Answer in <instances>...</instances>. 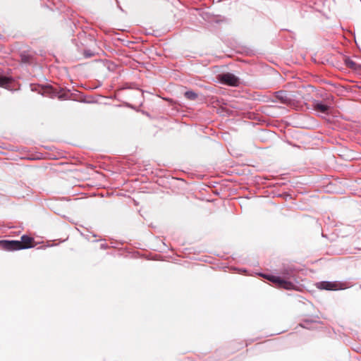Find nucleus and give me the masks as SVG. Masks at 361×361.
<instances>
[{
    "mask_svg": "<svg viewBox=\"0 0 361 361\" xmlns=\"http://www.w3.org/2000/svg\"><path fill=\"white\" fill-rule=\"evenodd\" d=\"M0 243L2 245L3 247L7 250H22L23 247H20V243L18 240H12V241H1Z\"/></svg>",
    "mask_w": 361,
    "mask_h": 361,
    "instance_id": "nucleus-1",
    "label": "nucleus"
},
{
    "mask_svg": "<svg viewBox=\"0 0 361 361\" xmlns=\"http://www.w3.org/2000/svg\"><path fill=\"white\" fill-rule=\"evenodd\" d=\"M221 80L229 85L235 86L238 85V78L232 74H225L222 75Z\"/></svg>",
    "mask_w": 361,
    "mask_h": 361,
    "instance_id": "nucleus-2",
    "label": "nucleus"
},
{
    "mask_svg": "<svg viewBox=\"0 0 361 361\" xmlns=\"http://www.w3.org/2000/svg\"><path fill=\"white\" fill-rule=\"evenodd\" d=\"M18 242L20 243V247H22V250L27 249V248H30V247H33L32 238L29 236H27V235L23 236L21 238V240H20Z\"/></svg>",
    "mask_w": 361,
    "mask_h": 361,
    "instance_id": "nucleus-3",
    "label": "nucleus"
},
{
    "mask_svg": "<svg viewBox=\"0 0 361 361\" xmlns=\"http://www.w3.org/2000/svg\"><path fill=\"white\" fill-rule=\"evenodd\" d=\"M314 108L317 111L322 112V113H326L328 111L329 106L322 104L320 102L316 101L314 102Z\"/></svg>",
    "mask_w": 361,
    "mask_h": 361,
    "instance_id": "nucleus-4",
    "label": "nucleus"
},
{
    "mask_svg": "<svg viewBox=\"0 0 361 361\" xmlns=\"http://www.w3.org/2000/svg\"><path fill=\"white\" fill-rule=\"evenodd\" d=\"M270 281L279 283L280 286L284 287L285 288H289L290 284L287 282L282 281L281 279H279L278 277L276 276H270L268 278Z\"/></svg>",
    "mask_w": 361,
    "mask_h": 361,
    "instance_id": "nucleus-5",
    "label": "nucleus"
},
{
    "mask_svg": "<svg viewBox=\"0 0 361 361\" xmlns=\"http://www.w3.org/2000/svg\"><path fill=\"white\" fill-rule=\"evenodd\" d=\"M321 286L323 288L327 289V290H334L336 288V285L332 283H323L321 284Z\"/></svg>",
    "mask_w": 361,
    "mask_h": 361,
    "instance_id": "nucleus-6",
    "label": "nucleus"
},
{
    "mask_svg": "<svg viewBox=\"0 0 361 361\" xmlns=\"http://www.w3.org/2000/svg\"><path fill=\"white\" fill-rule=\"evenodd\" d=\"M185 94L188 98H195L196 97V94L192 92H188Z\"/></svg>",
    "mask_w": 361,
    "mask_h": 361,
    "instance_id": "nucleus-7",
    "label": "nucleus"
}]
</instances>
